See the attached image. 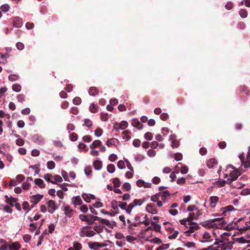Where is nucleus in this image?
Returning a JSON list of instances; mask_svg holds the SVG:
<instances>
[{"label": "nucleus", "mask_w": 250, "mask_h": 250, "mask_svg": "<svg viewBox=\"0 0 250 250\" xmlns=\"http://www.w3.org/2000/svg\"><path fill=\"white\" fill-rule=\"evenodd\" d=\"M202 226L207 228L224 229L227 230H230L235 229L237 223H229L228 224L225 220H209L202 223Z\"/></svg>", "instance_id": "obj_1"}, {"label": "nucleus", "mask_w": 250, "mask_h": 250, "mask_svg": "<svg viewBox=\"0 0 250 250\" xmlns=\"http://www.w3.org/2000/svg\"><path fill=\"white\" fill-rule=\"evenodd\" d=\"M193 220H180L181 224L184 225L188 229L186 230L185 233H188V235L189 236V233H191L194 232L195 230L199 229V225L195 222H193Z\"/></svg>", "instance_id": "obj_2"}, {"label": "nucleus", "mask_w": 250, "mask_h": 250, "mask_svg": "<svg viewBox=\"0 0 250 250\" xmlns=\"http://www.w3.org/2000/svg\"><path fill=\"white\" fill-rule=\"evenodd\" d=\"M82 221H86L87 223L89 225H92L91 227L86 226V229H93L97 233H100L103 230V227L101 225L97 226L95 223H94L93 221L95 220H82Z\"/></svg>", "instance_id": "obj_3"}, {"label": "nucleus", "mask_w": 250, "mask_h": 250, "mask_svg": "<svg viewBox=\"0 0 250 250\" xmlns=\"http://www.w3.org/2000/svg\"><path fill=\"white\" fill-rule=\"evenodd\" d=\"M161 226L159 225L155 224L154 222L151 223V225L148 227L145 230L143 229L139 234V236H142L145 233V231H147L149 230L154 229L156 231H160Z\"/></svg>", "instance_id": "obj_4"}, {"label": "nucleus", "mask_w": 250, "mask_h": 250, "mask_svg": "<svg viewBox=\"0 0 250 250\" xmlns=\"http://www.w3.org/2000/svg\"><path fill=\"white\" fill-rule=\"evenodd\" d=\"M43 198V195L41 194H36L30 197V202L32 203L31 208H33L36 206Z\"/></svg>", "instance_id": "obj_5"}, {"label": "nucleus", "mask_w": 250, "mask_h": 250, "mask_svg": "<svg viewBox=\"0 0 250 250\" xmlns=\"http://www.w3.org/2000/svg\"><path fill=\"white\" fill-rule=\"evenodd\" d=\"M48 211L50 213H53L57 208L55 202L52 200L47 203Z\"/></svg>", "instance_id": "obj_6"}, {"label": "nucleus", "mask_w": 250, "mask_h": 250, "mask_svg": "<svg viewBox=\"0 0 250 250\" xmlns=\"http://www.w3.org/2000/svg\"><path fill=\"white\" fill-rule=\"evenodd\" d=\"M4 198L5 199V202L10 206H13L15 205V204L18 201L17 198L12 197V196L9 197L7 195L4 196Z\"/></svg>", "instance_id": "obj_7"}, {"label": "nucleus", "mask_w": 250, "mask_h": 250, "mask_svg": "<svg viewBox=\"0 0 250 250\" xmlns=\"http://www.w3.org/2000/svg\"><path fill=\"white\" fill-rule=\"evenodd\" d=\"M64 212L67 217L70 218L72 217L75 211L70 208L69 206H66L64 207Z\"/></svg>", "instance_id": "obj_8"}, {"label": "nucleus", "mask_w": 250, "mask_h": 250, "mask_svg": "<svg viewBox=\"0 0 250 250\" xmlns=\"http://www.w3.org/2000/svg\"><path fill=\"white\" fill-rule=\"evenodd\" d=\"M202 213L203 212L201 210L196 209L195 211L189 213L188 219H198Z\"/></svg>", "instance_id": "obj_9"}, {"label": "nucleus", "mask_w": 250, "mask_h": 250, "mask_svg": "<svg viewBox=\"0 0 250 250\" xmlns=\"http://www.w3.org/2000/svg\"><path fill=\"white\" fill-rule=\"evenodd\" d=\"M136 184L139 187H144L145 188H150L152 185L150 183H146L140 179L137 181Z\"/></svg>", "instance_id": "obj_10"}, {"label": "nucleus", "mask_w": 250, "mask_h": 250, "mask_svg": "<svg viewBox=\"0 0 250 250\" xmlns=\"http://www.w3.org/2000/svg\"><path fill=\"white\" fill-rule=\"evenodd\" d=\"M132 125L138 129H141L143 125L137 119H133L131 122Z\"/></svg>", "instance_id": "obj_11"}, {"label": "nucleus", "mask_w": 250, "mask_h": 250, "mask_svg": "<svg viewBox=\"0 0 250 250\" xmlns=\"http://www.w3.org/2000/svg\"><path fill=\"white\" fill-rule=\"evenodd\" d=\"M119 143V141L118 139L112 138L111 139H109L107 140L106 142V145L108 147H111L112 146H116L117 144Z\"/></svg>", "instance_id": "obj_12"}, {"label": "nucleus", "mask_w": 250, "mask_h": 250, "mask_svg": "<svg viewBox=\"0 0 250 250\" xmlns=\"http://www.w3.org/2000/svg\"><path fill=\"white\" fill-rule=\"evenodd\" d=\"M89 248L93 250H98L100 247V243L97 242H89L88 243Z\"/></svg>", "instance_id": "obj_13"}, {"label": "nucleus", "mask_w": 250, "mask_h": 250, "mask_svg": "<svg viewBox=\"0 0 250 250\" xmlns=\"http://www.w3.org/2000/svg\"><path fill=\"white\" fill-rule=\"evenodd\" d=\"M21 19L20 17H16L13 20V25L15 27L18 28L21 26Z\"/></svg>", "instance_id": "obj_14"}, {"label": "nucleus", "mask_w": 250, "mask_h": 250, "mask_svg": "<svg viewBox=\"0 0 250 250\" xmlns=\"http://www.w3.org/2000/svg\"><path fill=\"white\" fill-rule=\"evenodd\" d=\"M158 195L161 198V200L165 202L166 198L169 196V193L168 190H165L162 192L158 193Z\"/></svg>", "instance_id": "obj_15"}, {"label": "nucleus", "mask_w": 250, "mask_h": 250, "mask_svg": "<svg viewBox=\"0 0 250 250\" xmlns=\"http://www.w3.org/2000/svg\"><path fill=\"white\" fill-rule=\"evenodd\" d=\"M219 198L217 196H211L210 197V206L212 208H214L216 206V204L218 202Z\"/></svg>", "instance_id": "obj_16"}, {"label": "nucleus", "mask_w": 250, "mask_h": 250, "mask_svg": "<svg viewBox=\"0 0 250 250\" xmlns=\"http://www.w3.org/2000/svg\"><path fill=\"white\" fill-rule=\"evenodd\" d=\"M146 209L148 212L151 214H156L157 213V210L156 208L150 204L147 205Z\"/></svg>", "instance_id": "obj_17"}, {"label": "nucleus", "mask_w": 250, "mask_h": 250, "mask_svg": "<svg viewBox=\"0 0 250 250\" xmlns=\"http://www.w3.org/2000/svg\"><path fill=\"white\" fill-rule=\"evenodd\" d=\"M82 200L79 196H77L73 198L72 203L75 205H80L82 204Z\"/></svg>", "instance_id": "obj_18"}, {"label": "nucleus", "mask_w": 250, "mask_h": 250, "mask_svg": "<svg viewBox=\"0 0 250 250\" xmlns=\"http://www.w3.org/2000/svg\"><path fill=\"white\" fill-rule=\"evenodd\" d=\"M217 164V161L214 158H211L207 161V165L209 168L213 167Z\"/></svg>", "instance_id": "obj_19"}, {"label": "nucleus", "mask_w": 250, "mask_h": 250, "mask_svg": "<svg viewBox=\"0 0 250 250\" xmlns=\"http://www.w3.org/2000/svg\"><path fill=\"white\" fill-rule=\"evenodd\" d=\"M143 224H144L146 226H148L150 224L149 220L146 219L143 221L142 222L140 221L137 223H131L130 225H133L134 227H137Z\"/></svg>", "instance_id": "obj_20"}, {"label": "nucleus", "mask_w": 250, "mask_h": 250, "mask_svg": "<svg viewBox=\"0 0 250 250\" xmlns=\"http://www.w3.org/2000/svg\"><path fill=\"white\" fill-rule=\"evenodd\" d=\"M240 175V173L237 170H233L230 173L229 176L232 180H235Z\"/></svg>", "instance_id": "obj_21"}, {"label": "nucleus", "mask_w": 250, "mask_h": 250, "mask_svg": "<svg viewBox=\"0 0 250 250\" xmlns=\"http://www.w3.org/2000/svg\"><path fill=\"white\" fill-rule=\"evenodd\" d=\"M34 183L36 185L40 187V188H43L45 187L43 180L41 179H35L34 180Z\"/></svg>", "instance_id": "obj_22"}, {"label": "nucleus", "mask_w": 250, "mask_h": 250, "mask_svg": "<svg viewBox=\"0 0 250 250\" xmlns=\"http://www.w3.org/2000/svg\"><path fill=\"white\" fill-rule=\"evenodd\" d=\"M53 177H52V175L49 173L46 174L44 175V179L49 182L51 183L52 184H55V182L52 180V179Z\"/></svg>", "instance_id": "obj_23"}, {"label": "nucleus", "mask_w": 250, "mask_h": 250, "mask_svg": "<svg viewBox=\"0 0 250 250\" xmlns=\"http://www.w3.org/2000/svg\"><path fill=\"white\" fill-rule=\"evenodd\" d=\"M234 209V208L232 206L229 205L225 208H224L222 210H223V212L222 213V215L224 216H226V213L227 212H229L231 210H232Z\"/></svg>", "instance_id": "obj_24"}, {"label": "nucleus", "mask_w": 250, "mask_h": 250, "mask_svg": "<svg viewBox=\"0 0 250 250\" xmlns=\"http://www.w3.org/2000/svg\"><path fill=\"white\" fill-rule=\"evenodd\" d=\"M20 247V244L18 243H13L9 246V248L10 250H19Z\"/></svg>", "instance_id": "obj_25"}, {"label": "nucleus", "mask_w": 250, "mask_h": 250, "mask_svg": "<svg viewBox=\"0 0 250 250\" xmlns=\"http://www.w3.org/2000/svg\"><path fill=\"white\" fill-rule=\"evenodd\" d=\"M94 167L96 170H100L102 167V163L99 160L95 161L93 162Z\"/></svg>", "instance_id": "obj_26"}, {"label": "nucleus", "mask_w": 250, "mask_h": 250, "mask_svg": "<svg viewBox=\"0 0 250 250\" xmlns=\"http://www.w3.org/2000/svg\"><path fill=\"white\" fill-rule=\"evenodd\" d=\"M101 141L99 140H97L94 141L89 146L91 149H93L95 147H97L98 146H100L101 144Z\"/></svg>", "instance_id": "obj_27"}, {"label": "nucleus", "mask_w": 250, "mask_h": 250, "mask_svg": "<svg viewBox=\"0 0 250 250\" xmlns=\"http://www.w3.org/2000/svg\"><path fill=\"white\" fill-rule=\"evenodd\" d=\"M230 234L228 232H225L221 236L222 240H221V242L223 243L224 244L226 243L227 241H228V239L227 238V236H229Z\"/></svg>", "instance_id": "obj_28"}, {"label": "nucleus", "mask_w": 250, "mask_h": 250, "mask_svg": "<svg viewBox=\"0 0 250 250\" xmlns=\"http://www.w3.org/2000/svg\"><path fill=\"white\" fill-rule=\"evenodd\" d=\"M146 240L157 244H160L162 242V240L158 237H155L151 240L146 239Z\"/></svg>", "instance_id": "obj_29"}, {"label": "nucleus", "mask_w": 250, "mask_h": 250, "mask_svg": "<svg viewBox=\"0 0 250 250\" xmlns=\"http://www.w3.org/2000/svg\"><path fill=\"white\" fill-rule=\"evenodd\" d=\"M22 208L24 210L29 211L31 209V206H29V204L27 201H24L22 203Z\"/></svg>", "instance_id": "obj_30"}, {"label": "nucleus", "mask_w": 250, "mask_h": 250, "mask_svg": "<svg viewBox=\"0 0 250 250\" xmlns=\"http://www.w3.org/2000/svg\"><path fill=\"white\" fill-rule=\"evenodd\" d=\"M89 94L91 96H95L98 94V91L95 87H90L88 91Z\"/></svg>", "instance_id": "obj_31"}, {"label": "nucleus", "mask_w": 250, "mask_h": 250, "mask_svg": "<svg viewBox=\"0 0 250 250\" xmlns=\"http://www.w3.org/2000/svg\"><path fill=\"white\" fill-rule=\"evenodd\" d=\"M21 86L19 84H14L12 85V90L17 92L21 90Z\"/></svg>", "instance_id": "obj_32"}, {"label": "nucleus", "mask_w": 250, "mask_h": 250, "mask_svg": "<svg viewBox=\"0 0 250 250\" xmlns=\"http://www.w3.org/2000/svg\"><path fill=\"white\" fill-rule=\"evenodd\" d=\"M107 170L110 173H112L115 171V167L113 164H109L107 166Z\"/></svg>", "instance_id": "obj_33"}, {"label": "nucleus", "mask_w": 250, "mask_h": 250, "mask_svg": "<svg viewBox=\"0 0 250 250\" xmlns=\"http://www.w3.org/2000/svg\"><path fill=\"white\" fill-rule=\"evenodd\" d=\"M47 167L49 169H53L55 167V164L53 161H50L47 162Z\"/></svg>", "instance_id": "obj_34"}, {"label": "nucleus", "mask_w": 250, "mask_h": 250, "mask_svg": "<svg viewBox=\"0 0 250 250\" xmlns=\"http://www.w3.org/2000/svg\"><path fill=\"white\" fill-rule=\"evenodd\" d=\"M19 76L16 74H12L9 76L8 79L9 81L14 82L17 81L19 78Z\"/></svg>", "instance_id": "obj_35"}, {"label": "nucleus", "mask_w": 250, "mask_h": 250, "mask_svg": "<svg viewBox=\"0 0 250 250\" xmlns=\"http://www.w3.org/2000/svg\"><path fill=\"white\" fill-rule=\"evenodd\" d=\"M239 15L242 18H245L247 17L248 12H247V10L245 9H241L239 11Z\"/></svg>", "instance_id": "obj_36"}, {"label": "nucleus", "mask_w": 250, "mask_h": 250, "mask_svg": "<svg viewBox=\"0 0 250 250\" xmlns=\"http://www.w3.org/2000/svg\"><path fill=\"white\" fill-rule=\"evenodd\" d=\"M92 125V122L91 120L88 119H86L84 120V125L87 127H90Z\"/></svg>", "instance_id": "obj_37"}, {"label": "nucleus", "mask_w": 250, "mask_h": 250, "mask_svg": "<svg viewBox=\"0 0 250 250\" xmlns=\"http://www.w3.org/2000/svg\"><path fill=\"white\" fill-rule=\"evenodd\" d=\"M98 107L96 104H92L90 107V111L92 113H96L97 112Z\"/></svg>", "instance_id": "obj_38"}, {"label": "nucleus", "mask_w": 250, "mask_h": 250, "mask_svg": "<svg viewBox=\"0 0 250 250\" xmlns=\"http://www.w3.org/2000/svg\"><path fill=\"white\" fill-rule=\"evenodd\" d=\"M9 8H10V7H9V5L5 4H3L2 6H1L0 10H1V11H3L4 12H6L9 10Z\"/></svg>", "instance_id": "obj_39"}, {"label": "nucleus", "mask_w": 250, "mask_h": 250, "mask_svg": "<svg viewBox=\"0 0 250 250\" xmlns=\"http://www.w3.org/2000/svg\"><path fill=\"white\" fill-rule=\"evenodd\" d=\"M100 119L103 121H106L108 119V115L107 113H102L100 116Z\"/></svg>", "instance_id": "obj_40"}, {"label": "nucleus", "mask_w": 250, "mask_h": 250, "mask_svg": "<svg viewBox=\"0 0 250 250\" xmlns=\"http://www.w3.org/2000/svg\"><path fill=\"white\" fill-rule=\"evenodd\" d=\"M118 167L120 169H123L125 168L124 162L123 160H120L117 163Z\"/></svg>", "instance_id": "obj_41"}, {"label": "nucleus", "mask_w": 250, "mask_h": 250, "mask_svg": "<svg viewBox=\"0 0 250 250\" xmlns=\"http://www.w3.org/2000/svg\"><path fill=\"white\" fill-rule=\"evenodd\" d=\"M75 250H80L82 248L81 244L78 242H75L73 244V247Z\"/></svg>", "instance_id": "obj_42"}, {"label": "nucleus", "mask_w": 250, "mask_h": 250, "mask_svg": "<svg viewBox=\"0 0 250 250\" xmlns=\"http://www.w3.org/2000/svg\"><path fill=\"white\" fill-rule=\"evenodd\" d=\"M237 241L238 243H241V244L249 243H250V241L247 240L244 237H241V238H238L237 240Z\"/></svg>", "instance_id": "obj_43"}, {"label": "nucleus", "mask_w": 250, "mask_h": 250, "mask_svg": "<svg viewBox=\"0 0 250 250\" xmlns=\"http://www.w3.org/2000/svg\"><path fill=\"white\" fill-rule=\"evenodd\" d=\"M169 247V244H163L162 246L159 247L156 250H164L168 249Z\"/></svg>", "instance_id": "obj_44"}, {"label": "nucleus", "mask_w": 250, "mask_h": 250, "mask_svg": "<svg viewBox=\"0 0 250 250\" xmlns=\"http://www.w3.org/2000/svg\"><path fill=\"white\" fill-rule=\"evenodd\" d=\"M128 126V123L126 121H122L121 123H120V129H125V128H126Z\"/></svg>", "instance_id": "obj_45"}, {"label": "nucleus", "mask_w": 250, "mask_h": 250, "mask_svg": "<svg viewBox=\"0 0 250 250\" xmlns=\"http://www.w3.org/2000/svg\"><path fill=\"white\" fill-rule=\"evenodd\" d=\"M102 224L107 226L109 228H112V224L110 223L108 220H101Z\"/></svg>", "instance_id": "obj_46"}, {"label": "nucleus", "mask_w": 250, "mask_h": 250, "mask_svg": "<svg viewBox=\"0 0 250 250\" xmlns=\"http://www.w3.org/2000/svg\"><path fill=\"white\" fill-rule=\"evenodd\" d=\"M183 246L187 247L188 248L195 247V244L194 242H188L187 243H184Z\"/></svg>", "instance_id": "obj_47"}, {"label": "nucleus", "mask_w": 250, "mask_h": 250, "mask_svg": "<svg viewBox=\"0 0 250 250\" xmlns=\"http://www.w3.org/2000/svg\"><path fill=\"white\" fill-rule=\"evenodd\" d=\"M203 237L206 241H210V235L208 232H205L204 234Z\"/></svg>", "instance_id": "obj_48"}, {"label": "nucleus", "mask_w": 250, "mask_h": 250, "mask_svg": "<svg viewBox=\"0 0 250 250\" xmlns=\"http://www.w3.org/2000/svg\"><path fill=\"white\" fill-rule=\"evenodd\" d=\"M249 229H250V222H247L245 223V226H244L242 228H240V229L246 231Z\"/></svg>", "instance_id": "obj_49"}, {"label": "nucleus", "mask_w": 250, "mask_h": 250, "mask_svg": "<svg viewBox=\"0 0 250 250\" xmlns=\"http://www.w3.org/2000/svg\"><path fill=\"white\" fill-rule=\"evenodd\" d=\"M103 134V130L100 128H97L95 131V135L99 137L101 136Z\"/></svg>", "instance_id": "obj_50"}, {"label": "nucleus", "mask_w": 250, "mask_h": 250, "mask_svg": "<svg viewBox=\"0 0 250 250\" xmlns=\"http://www.w3.org/2000/svg\"><path fill=\"white\" fill-rule=\"evenodd\" d=\"M134 206H141L143 204V201L140 199H135L132 203Z\"/></svg>", "instance_id": "obj_51"}, {"label": "nucleus", "mask_w": 250, "mask_h": 250, "mask_svg": "<svg viewBox=\"0 0 250 250\" xmlns=\"http://www.w3.org/2000/svg\"><path fill=\"white\" fill-rule=\"evenodd\" d=\"M16 145L19 146H22L24 144V140L21 138H19L16 140Z\"/></svg>", "instance_id": "obj_52"}, {"label": "nucleus", "mask_w": 250, "mask_h": 250, "mask_svg": "<svg viewBox=\"0 0 250 250\" xmlns=\"http://www.w3.org/2000/svg\"><path fill=\"white\" fill-rule=\"evenodd\" d=\"M123 188L125 191H129L131 188L130 184L129 183H125L123 185Z\"/></svg>", "instance_id": "obj_53"}, {"label": "nucleus", "mask_w": 250, "mask_h": 250, "mask_svg": "<svg viewBox=\"0 0 250 250\" xmlns=\"http://www.w3.org/2000/svg\"><path fill=\"white\" fill-rule=\"evenodd\" d=\"M16 47L18 49L22 50L23 49L24 45L22 42H18L16 43Z\"/></svg>", "instance_id": "obj_54"}, {"label": "nucleus", "mask_w": 250, "mask_h": 250, "mask_svg": "<svg viewBox=\"0 0 250 250\" xmlns=\"http://www.w3.org/2000/svg\"><path fill=\"white\" fill-rule=\"evenodd\" d=\"M113 183L115 187H119L120 186V180L118 178H114L113 180Z\"/></svg>", "instance_id": "obj_55"}, {"label": "nucleus", "mask_w": 250, "mask_h": 250, "mask_svg": "<svg viewBox=\"0 0 250 250\" xmlns=\"http://www.w3.org/2000/svg\"><path fill=\"white\" fill-rule=\"evenodd\" d=\"M53 179H54V181L56 182H62V177L58 175H56L53 177Z\"/></svg>", "instance_id": "obj_56"}, {"label": "nucleus", "mask_w": 250, "mask_h": 250, "mask_svg": "<svg viewBox=\"0 0 250 250\" xmlns=\"http://www.w3.org/2000/svg\"><path fill=\"white\" fill-rule=\"evenodd\" d=\"M183 156L181 153H176L174 154V159L176 161H180L182 159Z\"/></svg>", "instance_id": "obj_57"}, {"label": "nucleus", "mask_w": 250, "mask_h": 250, "mask_svg": "<svg viewBox=\"0 0 250 250\" xmlns=\"http://www.w3.org/2000/svg\"><path fill=\"white\" fill-rule=\"evenodd\" d=\"M141 141L139 139H135L133 142V145L135 147H139L140 146Z\"/></svg>", "instance_id": "obj_58"}, {"label": "nucleus", "mask_w": 250, "mask_h": 250, "mask_svg": "<svg viewBox=\"0 0 250 250\" xmlns=\"http://www.w3.org/2000/svg\"><path fill=\"white\" fill-rule=\"evenodd\" d=\"M82 197L83 198V200L86 202H90V198L89 197V195L84 193L82 195Z\"/></svg>", "instance_id": "obj_59"}, {"label": "nucleus", "mask_w": 250, "mask_h": 250, "mask_svg": "<svg viewBox=\"0 0 250 250\" xmlns=\"http://www.w3.org/2000/svg\"><path fill=\"white\" fill-rule=\"evenodd\" d=\"M30 185L27 182H23L22 185V188L24 190H27L30 188Z\"/></svg>", "instance_id": "obj_60"}, {"label": "nucleus", "mask_w": 250, "mask_h": 250, "mask_svg": "<svg viewBox=\"0 0 250 250\" xmlns=\"http://www.w3.org/2000/svg\"><path fill=\"white\" fill-rule=\"evenodd\" d=\"M188 170V168L186 166H182L181 167L180 172L182 174H186Z\"/></svg>", "instance_id": "obj_61"}, {"label": "nucleus", "mask_w": 250, "mask_h": 250, "mask_svg": "<svg viewBox=\"0 0 250 250\" xmlns=\"http://www.w3.org/2000/svg\"><path fill=\"white\" fill-rule=\"evenodd\" d=\"M145 138L147 140H151L152 139V134L150 132H147L145 135Z\"/></svg>", "instance_id": "obj_62"}, {"label": "nucleus", "mask_w": 250, "mask_h": 250, "mask_svg": "<svg viewBox=\"0 0 250 250\" xmlns=\"http://www.w3.org/2000/svg\"><path fill=\"white\" fill-rule=\"evenodd\" d=\"M135 206H134V205L133 204V203H131L130 204L127 208L125 209L126 210V211L128 213H130L133 208V207H134Z\"/></svg>", "instance_id": "obj_63"}, {"label": "nucleus", "mask_w": 250, "mask_h": 250, "mask_svg": "<svg viewBox=\"0 0 250 250\" xmlns=\"http://www.w3.org/2000/svg\"><path fill=\"white\" fill-rule=\"evenodd\" d=\"M73 102L75 104L78 105L81 103V99L79 97H75L73 99Z\"/></svg>", "instance_id": "obj_64"}]
</instances>
